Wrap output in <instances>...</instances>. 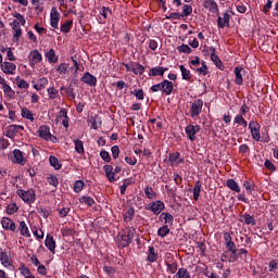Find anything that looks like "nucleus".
Masks as SVG:
<instances>
[{
	"label": "nucleus",
	"mask_w": 278,
	"mask_h": 278,
	"mask_svg": "<svg viewBox=\"0 0 278 278\" xmlns=\"http://www.w3.org/2000/svg\"><path fill=\"white\" fill-rule=\"evenodd\" d=\"M173 81L168 79H163L162 83H159L156 85H153L150 90L152 92H162V94H166V97L173 94L174 90Z\"/></svg>",
	"instance_id": "obj_1"
},
{
	"label": "nucleus",
	"mask_w": 278,
	"mask_h": 278,
	"mask_svg": "<svg viewBox=\"0 0 278 278\" xmlns=\"http://www.w3.org/2000/svg\"><path fill=\"white\" fill-rule=\"evenodd\" d=\"M227 251L222 255V262H229L232 264L233 262H238V248L236 243L232 241L231 243L226 244Z\"/></svg>",
	"instance_id": "obj_2"
},
{
	"label": "nucleus",
	"mask_w": 278,
	"mask_h": 278,
	"mask_svg": "<svg viewBox=\"0 0 278 278\" xmlns=\"http://www.w3.org/2000/svg\"><path fill=\"white\" fill-rule=\"evenodd\" d=\"M16 194L22 199V201H24V203H28V205H31V203H35L36 201V190L34 189H28L26 191L17 189Z\"/></svg>",
	"instance_id": "obj_3"
},
{
	"label": "nucleus",
	"mask_w": 278,
	"mask_h": 278,
	"mask_svg": "<svg viewBox=\"0 0 278 278\" xmlns=\"http://www.w3.org/2000/svg\"><path fill=\"white\" fill-rule=\"evenodd\" d=\"M37 134L39 135V138H41L42 140H50V142L58 141V137L51 135V128L47 125L40 126L37 130Z\"/></svg>",
	"instance_id": "obj_4"
},
{
	"label": "nucleus",
	"mask_w": 278,
	"mask_h": 278,
	"mask_svg": "<svg viewBox=\"0 0 278 278\" xmlns=\"http://www.w3.org/2000/svg\"><path fill=\"white\" fill-rule=\"evenodd\" d=\"M249 129L252 139L255 140V142H260V140H262V134L260 132V129H262V125H260L257 121L252 119L249 123Z\"/></svg>",
	"instance_id": "obj_5"
},
{
	"label": "nucleus",
	"mask_w": 278,
	"mask_h": 278,
	"mask_svg": "<svg viewBox=\"0 0 278 278\" xmlns=\"http://www.w3.org/2000/svg\"><path fill=\"white\" fill-rule=\"evenodd\" d=\"M201 112H203V100L195 99L191 102L189 114L191 118H197V116H200Z\"/></svg>",
	"instance_id": "obj_6"
},
{
	"label": "nucleus",
	"mask_w": 278,
	"mask_h": 278,
	"mask_svg": "<svg viewBox=\"0 0 278 278\" xmlns=\"http://www.w3.org/2000/svg\"><path fill=\"white\" fill-rule=\"evenodd\" d=\"M165 257L167 273H169L170 275H175V273H177V269L179 268V266L177 265V260H175V257H173V254L170 253H166Z\"/></svg>",
	"instance_id": "obj_7"
},
{
	"label": "nucleus",
	"mask_w": 278,
	"mask_h": 278,
	"mask_svg": "<svg viewBox=\"0 0 278 278\" xmlns=\"http://www.w3.org/2000/svg\"><path fill=\"white\" fill-rule=\"evenodd\" d=\"M0 262L4 268L14 269V265H12V255H10V252L3 250V248H0Z\"/></svg>",
	"instance_id": "obj_8"
},
{
	"label": "nucleus",
	"mask_w": 278,
	"mask_h": 278,
	"mask_svg": "<svg viewBox=\"0 0 278 278\" xmlns=\"http://www.w3.org/2000/svg\"><path fill=\"white\" fill-rule=\"evenodd\" d=\"M185 131L187 134V138L191 140V142H194L197 140V134L201 131V126L200 125H192L189 124L186 128Z\"/></svg>",
	"instance_id": "obj_9"
},
{
	"label": "nucleus",
	"mask_w": 278,
	"mask_h": 278,
	"mask_svg": "<svg viewBox=\"0 0 278 278\" xmlns=\"http://www.w3.org/2000/svg\"><path fill=\"white\" fill-rule=\"evenodd\" d=\"M164 207H165L164 202L159 200L148 204V206H146V210H149V212H152L153 214H155V216H157L162 214V211L164 210Z\"/></svg>",
	"instance_id": "obj_10"
},
{
	"label": "nucleus",
	"mask_w": 278,
	"mask_h": 278,
	"mask_svg": "<svg viewBox=\"0 0 278 278\" xmlns=\"http://www.w3.org/2000/svg\"><path fill=\"white\" fill-rule=\"evenodd\" d=\"M233 73H235V84L237 86H242V84H244V79L242 77L247 75V70H244V67L242 66H237L235 67Z\"/></svg>",
	"instance_id": "obj_11"
},
{
	"label": "nucleus",
	"mask_w": 278,
	"mask_h": 278,
	"mask_svg": "<svg viewBox=\"0 0 278 278\" xmlns=\"http://www.w3.org/2000/svg\"><path fill=\"white\" fill-rule=\"evenodd\" d=\"M11 27L13 29V42H18L21 40V37L23 36V29L21 28V23L16 20L11 22Z\"/></svg>",
	"instance_id": "obj_12"
},
{
	"label": "nucleus",
	"mask_w": 278,
	"mask_h": 278,
	"mask_svg": "<svg viewBox=\"0 0 278 278\" xmlns=\"http://www.w3.org/2000/svg\"><path fill=\"white\" fill-rule=\"evenodd\" d=\"M203 8L205 10H208V12H212V14H220V9H218V3L216 0H204L203 1Z\"/></svg>",
	"instance_id": "obj_13"
},
{
	"label": "nucleus",
	"mask_w": 278,
	"mask_h": 278,
	"mask_svg": "<svg viewBox=\"0 0 278 278\" xmlns=\"http://www.w3.org/2000/svg\"><path fill=\"white\" fill-rule=\"evenodd\" d=\"M0 223H1L2 228L4 229V231H12L13 233H15L16 223H14V220L12 218L2 217Z\"/></svg>",
	"instance_id": "obj_14"
},
{
	"label": "nucleus",
	"mask_w": 278,
	"mask_h": 278,
	"mask_svg": "<svg viewBox=\"0 0 278 278\" xmlns=\"http://www.w3.org/2000/svg\"><path fill=\"white\" fill-rule=\"evenodd\" d=\"M211 51V60L213 62V64H215V66L217 68H219V71H225V65L223 64V61L220 60V58L216 54V48L211 47L210 48Z\"/></svg>",
	"instance_id": "obj_15"
},
{
	"label": "nucleus",
	"mask_w": 278,
	"mask_h": 278,
	"mask_svg": "<svg viewBox=\"0 0 278 278\" xmlns=\"http://www.w3.org/2000/svg\"><path fill=\"white\" fill-rule=\"evenodd\" d=\"M168 162L170 166H179V164H184V157H181V153L179 152H170L168 154Z\"/></svg>",
	"instance_id": "obj_16"
},
{
	"label": "nucleus",
	"mask_w": 278,
	"mask_h": 278,
	"mask_svg": "<svg viewBox=\"0 0 278 278\" xmlns=\"http://www.w3.org/2000/svg\"><path fill=\"white\" fill-rule=\"evenodd\" d=\"M80 81L83 84H86L87 86H90V88L97 87V78L94 75L90 74L89 72H86L83 77L80 78Z\"/></svg>",
	"instance_id": "obj_17"
},
{
	"label": "nucleus",
	"mask_w": 278,
	"mask_h": 278,
	"mask_svg": "<svg viewBox=\"0 0 278 278\" xmlns=\"http://www.w3.org/2000/svg\"><path fill=\"white\" fill-rule=\"evenodd\" d=\"M60 23V12L58 9L52 8L50 12V25L53 29H58Z\"/></svg>",
	"instance_id": "obj_18"
},
{
	"label": "nucleus",
	"mask_w": 278,
	"mask_h": 278,
	"mask_svg": "<svg viewBox=\"0 0 278 278\" xmlns=\"http://www.w3.org/2000/svg\"><path fill=\"white\" fill-rule=\"evenodd\" d=\"M1 71L5 75H14L16 73V64L5 61L1 64Z\"/></svg>",
	"instance_id": "obj_19"
},
{
	"label": "nucleus",
	"mask_w": 278,
	"mask_h": 278,
	"mask_svg": "<svg viewBox=\"0 0 278 278\" xmlns=\"http://www.w3.org/2000/svg\"><path fill=\"white\" fill-rule=\"evenodd\" d=\"M233 124L240 126L239 131L242 134H244V131H247V127H249V122H247L242 115H236L233 118Z\"/></svg>",
	"instance_id": "obj_20"
},
{
	"label": "nucleus",
	"mask_w": 278,
	"mask_h": 278,
	"mask_svg": "<svg viewBox=\"0 0 278 278\" xmlns=\"http://www.w3.org/2000/svg\"><path fill=\"white\" fill-rule=\"evenodd\" d=\"M168 71V67L155 66L150 68L149 77H164V74Z\"/></svg>",
	"instance_id": "obj_21"
},
{
	"label": "nucleus",
	"mask_w": 278,
	"mask_h": 278,
	"mask_svg": "<svg viewBox=\"0 0 278 278\" xmlns=\"http://www.w3.org/2000/svg\"><path fill=\"white\" fill-rule=\"evenodd\" d=\"M60 92L63 97H71V99H76L77 97L75 88H73V84H70L68 87H61Z\"/></svg>",
	"instance_id": "obj_22"
},
{
	"label": "nucleus",
	"mask_w": 278,
	"mask_h": 278,
	"mask_svg": "<svg viewBox=\"0 0 278 278\" xmlns=\"http://www.w3.org/2000/svg\"><path fill=\"white\" fill-rule=\"evenodd\" d=\"M229 21H231V15H229V13H224V17L218 16L217 18V27H219V29L229 27Z\"/></svg>",
	"instance_id": "obj_23"
},
{
	"label": "nucleus",
	"mask_w": 278,
	"mask_h": 278,
	"mask_svg": "<svg viewBox=\"0 0 278 278\" xmlns=\"http://www.w3.org/2000/svg\"><path fill=\"white\" fill-rule=\"evenodd\" d=\"M45 245L49 250L50 253H55V239H53V236L47 235Z\"/></svg>",
	"instance_id": "obj_24"
},
{
	"label": "nucleus",
	"mask_w": 278,
	"mask_h": 278,
	"mask_svg": "<svg viewBox=\"0 0 278 278\" xmlns=\"http://www.w3.org/2000/svg\"><path fill=\"white\" fill-rule=\"evenodd\" d=\"M13 155H14V160L17 164H21V166H25L27 161L25 160V156H23V151L15 149L13 151Z\"/></svg>",
	"instance_id": "obj_25"
},
{
	"label": "nucleus",
	"mask_w": 278,
	"mask_h": 278,
	"mask_svg": "<svg viewBox=\"0 0 278 278\" xmlns=\"http://www.w3.org/2000/svg\"><path fill=\"white\" fill-rule=\"evenodd\" d=\"M144 65L138 62L131 63V73H134V75H144Z\"/></svg>",
	"instance_id": "obj_26"
},
{
	"label": "nucleus",
	"mask_w": 278,
	"mask_h": 278,
	"mask_svg": "<svg viewBox=\"0 0 278 278\" xmlns=\"http://www.w3.org/2000/svg\"><path fill=\"white\" fill-rule=\"evenodd\" d=\"M18 231L21 236H24V238H31V232H29V227H27V223L20 222Z\"/></svg>",
	"instance_id": "obj_27"
},
{
	"label": "nucleus",
	"mask_w": 278,
	"mask_h": 278,
	"mask_svg": "<svg viewBox=\"0 0 278 278\" xmlns=\"http://www.w3.org/2000/svg\"><path fill=\"white\" fill-rule=\"evenodd\" d=\"M45 58L48 59V62H50V64H58V55H55V50L50 49L48 52L45 53Z\"/></svg>",
	"instance_id": "obj_28"
},
{
	"label": "nucleus",
	"mask_w": 278,
	"mask_h": 278,
	"mask_svg": "<svg viewBox=\"0 0 278 278\" xmlns=\"http://www.w3.org/2000/svg\"><path fill=\"white\" fill-rule=\"evenodd\" d=\"M16 134H18V128H16V124H12L7 127V138H15Z\"/></svg>",
	"instance_id": "obj_29"
},
{
	"label": "nucleus",
	"mask_w": 278,
	"mask_h": 278,
	"mask_svg": "<svg viewBox=\"0 0 278 278\" xmlns=\"http://www.w3.org/2000/svg\"><path fill=\"white\" fill-rule=\"evenodd\" d=\"M131 244V241L125 232L121 236V239L117 241V245L122 249H125V247H129Z\"/></svg>",
	"instance_id": "obj_30"
},
{
	"label": "nucleus",
	"mask_w": 278,
	"mask_h": 278,
	"mask_svg": "<svg viewBox=\"0 0 278 278\" xmlns=\"http://www.w3.org/2000/svg\"><path fill=\"white\" fill-rule=\"evenodd\" d=\"M181 72V77L185 81H190L192 79V73H190V70L186 68V66L180 65L179 66Z\"/></svg>",
	"instance_id": "obj_31"
},
{
	"label": "nucleus",
	"mask_w": 278,
	"mask_h": 278,
	"mask_svg": "<svg viewBox=\"0 0 278 278\" xmlns=\"http://www.w3.org/2000/svg\"><path fill=\"white\" fill-rule=\"evenodd\" d=\"M174 278H192V276L190 275V271H188L187 268L181 267L177 270L176 275L174 276Z\"/></svg>",
	"instance_id": "obj_32"
},
{
	"label": "nucleus",
	"mask_w": 278,
	"mask_h": 278,
	"mask_svg": "<svg viewBox=\"0 0 278 278\" xmlns=\"http://www.w3.org/2000/svg\"><path fill=\"white\" fill-rule=\"evenodd\" d=\"M136 214V210H134V207H128L126 213L124 214V220L125 223H131V220H134V216Z\"/></svg>",
	"instance_id": "obj_33"
},
{
	"label": "nucleus",
	"mask_w": 278,
	"mask_h": 278,
	"mask_svg": "<svg viewBox=\"0 0 278 278\" xmlns=\"http://www.w3.org/2000/svg\"><path fill=\"white\" fill-rule=\"evenodd\" d=\"M226 186L233 192H240V186H238V182H236V180H233V179H228L226 181Z\"/></svg>",
	"instance_id": "obj_34"
},
{
	"label": "nucleus",
	"mask_w": 278,
	"mask_h": 278,
	"mask_svg": "<svg viewBox=\"0 0 278 278\" xmlns=\"http://www.w3.org/2000/svg\"><path fill=\"white\" fill-rule=\"evenodd\" d=\"M157 253H155V248L153 247H149V250H148V257L147 260L151 263L155 262L157 260Z\"/></svg>",
	"instance_id": "obj_35"
},
{
	"label": "nucleus",
	"mask_w": 278,
	"mask_h": 278,
	"mask_svg": "<svg viewBox=\"0 0 278 278\" xmlns=\"http://www.w3.org/2000/svg\"><path fill=\"white\" fill-rule=\"evenodd\" d=\"M243 220L245 225H252V227H255L257 225V220H255V217L249 214H243Z\"/></svg>",
	"instance_id": "obj_36"
},
{
	"label": "nucleus",
	"mask_w": 278,
	"mask_h": 278,
	"mask_svg": "<svg viewBox=\"0 0 278 278\" xmlns=\"http://www.w3.org/2000/svg\"><path fill=\"white\" fill-rule=\"evenodd\" d=\"M49 163L50 165L55 169V170H60L62 168V164H60V161L58 160V157L50 155L49 157Z\"/></svg>",
	"instance_id": "obj_37"
},
{
	"label": "nucleus",
	"mask_w": 278,
	"mask_h": 278,
	"mask_svg": "<svg viewBox=\"0 0 278 278\" xmlns=\"http://www.w3.org/2000/svg\"><path fill=\"white\" fill-rule=\"evenodd\" d=\"M79 203H84L85 205L92 207L94 203V199H92V197H89V195H83L79 198Z\"/></svg>",
	"instance_id": "obj_38"
},
{
	"label": "nucleus",
	"mask_w": 278,
	"mask_h": 278,
	"mask_svg": "<svg viewBox=\"0 0 278 278\" xmlns=\"http://www.w3.org/2000/svg\"><path fill=\"white\" fill-rule=\"evenodd\" d=\"M31 62H35V64H38V62H42V54L38 50H33L30 52Z\"/></svg>",
	"instance_id": "obj_39"
},
{
	"label": "nucleus",
	"mask_w": 278,
	"mask_h": 278,
	"mask_svg": "<svg viewBox=\"0 0 278 278\" xmlns=\"http://www.w3.org/2000/svg\"><path fill=\"white\" fill-rule=\"evenodd\" d=\"M74 144H75V151L78 152L80 155H84V153H85L84 141H81L79 139H75Z\"/></svg>",
	"instance_id": "obj_40"
},
{
	"label": "nucleus",
	"mask_w": 278,
	"mask_h": 278,
	"mask_svg": "<svg viewBox=\"0 0 278 278\" xmlns=\"http://www.w3.org/2000/svg\"><path fill=\"white\" fill-rule=\"evenodd\" d=\"M22 117L34 123V114L27 108L22 109Z\"/></svg>",
	"instance_id": "obj_41"
},
{
	"label": "nucleus",
	"mask_w": 278,
	"mask_h": 278,
	"mask_svg": "<svg viewBox=\"0 0 278 278\" xmlns=\"http://www.w3.org/2000/svg\"><path fill=\"white\" fill-rule=\"evenodd\" d=\"M199 197H201V181H197L193 187V199L194 201H199Z\"/></svg>",
	"instance_id": "obj_42"
},
{
	"label": "nucleus",
	"mask_w": 278,
	"mask_h": 278,
	"mask_svg": "<svg viewBox=\"0 0 278 278\" xmlns=\"http://www.w3.org/2000/svg\"><path fill=\"white\" fill-rule=\"evenodd\" d=\"M168 233H170V228H168V225H164L157 230V236H160V238H166Z\"/></svg>",
	"instance_id": "obj_43"
},
{
	"label": "nucleus",
	"mask_w": 278,
	"mask_h": 278,
	"mask_svg": "<svg viewBox=\"0 0 278 278\" xmlns=\"http://www.w3.org/2000/svg\"><path fill=\"white\" fill-rule=\"evenodd\" d=\"M5 212L9 216H12V214H16V212H18V205H16V203L8 204Z\"/></svg>",
	"instance_id": "obj_44"
},
{
	"label": "nucleus",
	"mask_w": 278,
	"mask_h": 278,
	"mask_svg": "<svg viewBox=\"0 0 278 278\" xmlns=\"http://www.w3.org/2000/svg\"><path fill=\"white\" fill-rule=\"evenodd\" d=\"M190 14H192V5L184 4L182 5V13H180V16L182 18H186V16H190Z\"/></svg>",
	"instance_id": "obj_45"
},
{
	"label": "nucleus",
	"mask_w": 278,
	"mask_h": 278,
	"mask_svg": "<svg viewBox=\"0 0 278 278\" xmlns=\"http://www.w3.org/2000/svg\"><path fill=\"white\" fill-rule=\"evenodd\" d=\"M48 92V97L49 99H58L60 91H58V89H55V87H50L47 89Z\"/></svg>",
	"instance_id": "obj_46"
},
{
	"label": "nucleus",
	"mask_w": 278,
	"mask_h": 278,
	"mask_svg": "<svg viewBox=\"0 0 278 278\" xmlns=\"http://www.w3.org/2000/svg\"><path fill=\"white\" fill-rule=\"evenodd\" d=\"M144 194H146L147 199H156V197H157V193L155 191H153V188H151V187L144 188Z\"/></svg>",
	"instance_id": "obj_47"
},
{
	"label": "nucleus",
	"mask_w": 278,
	"mask_h": 278,
	"mask_svg": "<svg viewBox=\"0 0 278 278\" xmlns=\"http://www.w3.org/2000/svg\"><path fill=\"white\" fill-rule=\"evenodd\" d=\"M131 184H134L131 178L125 179L123 186H121V194H125V192H127V188H129Z\"/></svg>",
	"instance_id": "obj_48"
},
{
	"label": "nucleus",
	"mask_w": 278,
	"mask_h": 278,
	"mask_svg": "<svg viewBox=\"0 0 278 278\" xmlns=\"http://www.w3.org/2000/svg\"><path fill=\"white\" fill-rule=\"evenodd\" d=\"M56 73H59L60 75H66V73H68V64L67 63H61L56 67Z\"/></svg>",
	"instance_id": "obj_49"
},
{
	"label": "nucleus",
	"mask_w": 278,
	"mask_h": 278,
	"mask_svg": "<svg viewBox=\"0 0 278 278\" xmlns=\"http://www.w3.org/2000/svg\"><path fill=\"white\" fill-rule=\"evenodd\" d=\"M124 235H126V237H128L129 241L131 242L134 240V237L136 236V228L134 227L126 228V230L124 231Z\"/></svg>",
	"instance_id": "obj_50"
},
{
	"label": "nucleus",
	"mask_w": 278,
	"mask_h": 278,
	"mask_svg": "<svg viewBox=\"0 0 278 278\" xmlns=\"http://www.w3.org/2000/svg\"><path fill=\"white\" fill-rule=\"evenodd\" d=\"M2 89L7 97H10V99H14L15 92L12 90V87H10V85H4Z\"/></svg>",
	"instance_id": "obj_51"
},
{
	"label": "nucleus",
	"mask_w": 278,
	"mask_h": 278,
	"mask_svg": "<svg viewBox=\"0 0 278 278\" xmlns=\"http://www.w3.org/2000/svg\"><path fill=\"white\" fill-rule=\"evenodd\" d=\"M131 94H134V97L139 99V101H144V90H142V89H135L134 91H131Z\"/></svg>",
	"instance_id": "obj_52"
},
{
	"label": "nucleus",
	"mask_w": 278,
	"mask_h": 278,
	"mask_svg": "<svg viewBox=\"0 0 278 278\" xmlns=\"http://www.w3.org/2000/svg\"><path fill=\"white\" fill-rule=\"evenodd\" d=\"M177 51H179V53H192V48L186 43H182L181 46L177 47Z\"/></svg>",
	"instance_id": "obj_53"
},
{
	"label": "nucleus",
	"mask_w": 278,
	"mask_h": 278,
	"mask_svg": "<svg viewBox=\"0 0 278 278\" xmlns=\"http://www.w3.org/2000/svg\"><path fill=\"white\" fill-rule=\"evenodd\" d=\"M71 25H73V21H67L66 23L61 25V31L63 34H68L71 31Z\"/></svg>",
	"instance_id": "obj_54"
},
{
	"label": "nucleus",
	"mask_w": 278,
	"mask_h": 278,
	"mask_svg": "<svg viewBox=\"0 0 278 278\" xmlns=\"http://www.w3.org/2000/svg\"><path fill=\"white\" fill-rule=\"evenodd\" d=\"M162 216H164L165 225H173L175 217L170 213H162Z\"/></svg>",
	"instance_id": "obj_55"
},
{
	"label": "nucleus",
	"mask_w": 278,
	"mask_h": 278,
	"mask_svg": "<svg viewBox=\"0 0 278 278\" xmlns=\"http://www.w3.org/2000/svg\"><path fill=\"white\" fill-rule=\"evenodd\" d=\"M268 266H269V273H276L278 270V261L271 260Z\"/></svg>",
	"instance_id": "obj_56"
},
{
	"label": "nucleus",
	"mask_w": 278,
	"mask_h": 278,
	"mask_svg": "<svg viewBox=\"0 0 278 278\" xmlns=\"http://www.w3.org/2000/svg\"><path fill=\"white\" fill-rule=\"evenodd\" d=\"M84 190V180H77L74 185V192L79 193Z\"/></svg>",
	"instance_id": "obj_57"
},
{
	"label": "nucleus",
	"mask_w": 278,
	"mask_h": 278,
	"mask_svg": "<svg viewBox=\"0 0 278 278\" xmlns=\"http://www.w3.org/2000/svg\"><path fill=\"white\" fill-rule=\"evenodd\" d=\"M13 16L14 18H17V23H20V25H22L23 27L25 23H27V21L25 20V16L21 13H14Z\"/></svg>",
	"instance_id": "obj_58"
},
{
	"label": "nucleus",
	"mask_w": 278,
	"mask_h": 278,
	"mask_svg": "<svg viewBox=\"0 0 278 278\" xmlns=\"http://www.w3.org/2000/svg\"><path fill=\"white\" fill-rule=\"evenodd\" d=\"M16 83H17V87L20 88H24L25 90L29 88V83L26 81L25 79L16 78Z\"/></svg>",
	"instance_id": "obj_59"
},
{
	"label": "nucleus",
	"mask_w": 278,
	"mask_h": 278,
	"mask_svg": "<svg viewBox=\"0 0 278 278\" xmlns=\"http://www.w3.org/2000/svg\"><path fill=\"white\" fill-rule=\"evenodd\" d=\"M100 14L103 16V18H108L109 14L112 16V10L108 7H102Z\"/></svg>",
	"instance_id": "obj_60"
},
{
	"label": "nucleus",
	"mask_w": 278,
	"mask_h": 278,
	"mask_svg": "<svg viewBox=\"0 0 278 278\" xmlns=\"http://www.w3.org/2000/svg\"><path fill=\"white\" fill-rule=\"evenodd\" d=\"M100 156L102 157V160L104 162H112V156H110V152H108L105 150L100 151Z\"/></svg>",
	"instance_id": "obj_61"
},
{
	"label": "nucleus",
	"mask_w": 278,
	"mask_h": 278,
	"mask_svg": "<svg viewBox=\"0 0 278 278\" xmlns=\"http://www.w3.org/2000/svg\"><path fill=\"white\" fill-rule=\"evenodd\" d=\"M113 160H117L118 155H121V148L118 146H113L111 148Z\"/></svg>",
	"instance_id": "obj_62"
},
{
	"label": "nucleus",
	"mask_w": 278,
	"mask_h": 278,
	"mask_svg": "<svg viewBox=\"0 0 278 278\" xmlns=\"http://www.w3.org/2000/svg\"><path fill=\"white\" fill-rule=\"evenodd\" d=\"M193 71L195 73H198V75H203V77H205V75H207V73H210V71L207 70V66L204 67H198V68H193Z\"/></svg>",
	"instance_id": "obj_63"
},
{
	"label": "nucleus",
	"mask_w": 278,
	"mask_h": 278,
	"mask_svg": "<svg viewBox=\"0 0 278 278\" xmlns=\"http://www.w3.org/2000/svg\"><path fill=\"white\" fill-rule=\"evenodd\" d=\"M47 181H48V184H50V186H53L54 188H58V184H59L58 177L51 175L47 178Z\"/></svg>",
	"instance_id": "obj_64"
}]
</instances>
